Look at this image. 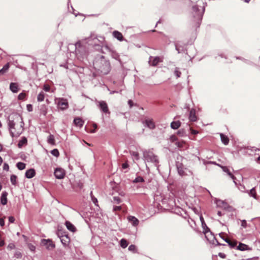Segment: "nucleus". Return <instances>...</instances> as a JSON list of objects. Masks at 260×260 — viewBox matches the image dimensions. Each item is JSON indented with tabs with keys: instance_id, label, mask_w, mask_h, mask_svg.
<instances>
[{
	"instance_id": "1",
	"label": "nucleus",
	"mask_w": 260,
	"mask_h": 260,
	"mask_svg": "<svg viewBox=\"0 0 260 260\" xmlns=\"http://www.w3.org/2000/svg\"><path fill=\"white\" fill-rule=\"evenodd\" d=\"M24 123L22 118L19 115H16L9 119L8 126L10 134L12 137H18L23 131Z\"/></svg>"
},
{
	"instance_id": "2",
	"label": "nucleus",
	"mask_w": 260,
	"mask_h": 260,
	"mask_svg": "<svg viewBox=\"0 0 260 260\" xmlns=\"http://www.w3.org/2000/svg\"><path fill=\"white\" fill-rule=\"evenodd\" d=\"M74 46L75 53L77 58L80 61H83L87 58L90 48L86 40L85 39L80 40L75 44Z\"/></svg>"
},
{
	"instance_id": "3",
	"label": "nucleus",
	"mask_w": 260,
	"mask_h": 260,
	"mask_svg": "<svg viewBox=\"0 0 260 260\" xmlns=\"http://www.w3.org/2000/svg\"><path fill=\"white\" fill-rule=\"evenodd\" d=\"M93 64L94 69L103 74H107L110 71V62L103 55L97 56Z\"/></svg>"
},
{
	"instance_id": "4",
	"label": "nucleus",
	"mask_w": 260,
	"mask_h": 260,
	"mask_svg": "<svg viewBox=\"0 0 260 260\" xmlns=\"http://www.w3.org/2000/svg\"><path fill=\"white\" fill-rule=\"evenodd\" d=\"M85 40L89 48L93 47L96 50H100L101 49V46L103 45V42L104 41V38L103 37H99L98 38L91 36L85 39Z\"/></svg>"
},
{
	"instance_id": "5",
	"label": "nucleus",
	"mask_w": 260,
	"mask_h": 260,
	"mask_svg": "<svg viewBox=\"0 0 260 260\" xmlns=\"http://www.w3.org/2000/svg\"><path fill=\"white\" fill-rule=\"evenodd\" d=\"M144 157L147 162H150L155 166H157L159 160L158 157L152 151H145L143 153Z\"/></svg>"
},
{
	"instance_id": "6",
	"label": "nucleus",
	"mask_w": 260,
	"mask_h": 260,
	"mask_svg": "<svg viewBox=\"0 0 260 260\" xmlns=\"http://www.w3.org/2000/svg\"><path fill=\"white\" fill-rule=\"evenodd\" d=\"M55 103L57 105V107L61 110H64L69 107L68 100L64 98H56Z\"/></svg>"
},
{
	"instance_id": "7",
	"label": "nucleus",
	"mask_w": 260,
	"mask_h": 260,
	"mask_svg": "<svg viewBox=\"0 0 260 260\" xmlns=\"http://www.w3.org/2000/svg\"><path fill=\"white\" fill-rule=\"evenodd\" d=\"M193 17L198 21H201L204 12V9H199L198 7L194 6L192 7Z\"/></svg>"
},
{
	"instance_id": "8",
	"label": "nucleus",
	"mask_w": 260,
	"mask_h": 260,
	"mask_svg": "<svg viewBox=\"0 0 260 260\" xmlns=\"http://www.w3.org/2000/svg\"><path fill=\"white\" fill-rule=\"evenodd\" d=\"M102 52L103 53H106L107 52H109L111 53L112 57L115 59H119V55L115 51L111 50L108 46L105 45V46H103V49H102Z\"/></svg>"
},
{
	"instance_id": "9",
	"label": "nucleus",
	"mask_w": 260,
	"mask_h": 260,
	"mask_svg": "<svg viewBox=\"0 0 260 260\" xmlns=\"http://www.w3.org/2000/svg\"><path fill=\"white\" fill-rule=\"evenodd\" d=\"M98 106L100 108L101 111L105 113H110L108 105L106 102L104 101H98L96 102Z\"/></svg>"
},
{
	"instance_id": "10",
	"label": "nucleus",
	"mask_w": 260,
	"mask_h": 260,
	"mask_svg": "<svg viewBox=\"0 0 260 260\" xmlns=\"http://www.w3.org/2000/svg\"><path fill=\"white\" fill-rule=\"evenodd\" d=\"M54 174L56 178L58 179H61L64 178L66 173L63 169L57 168L54 170Z\"/></svg>"
},
{
	"instance_id": "11",
	"label": "nucleus",
	"mask_w": 260,
	"mask_h": 260,
	"mask_svg": "<svg viewBox=\"0 0 260 260\" xmlns=\"http://www.w3.org/2000/svg\"><path fill=\"white\" fill-rule=\"evenodd\" d=\"M204 235L207 240L210 243L215 244V241L217 242L214 235L211 233L210 230L208 231H205Z\"/></svg>"
},
{
	"instance_id": "12",
	"label": "nucleus",
	"mask_w": 260,
	"mask_h": 260,
	"mask_svg": "<svg viewBox=\"0 0 260 260\" xmlns=\"http://www.w3.org/2000/svg\"><path fill=\"white\" fill-rule=\"evenodd\" d=\"M144 123L150 129H152L155 127V124L152 118L146 117Z\"/></svg>"
},
{
	"instance_id": "13",
	"label": "nucleus",
	"mask_w": 260,
	"mask_h": 260,
	"mask_svg": "<svg viewBox=\"0 0 260 260\" xmlns=\"http://www.w3.org/2000/svg\"><path fill=\"white\" fill-rule=\"evenodd\" d=\"M162 60L160 59L159 57L156 56L153 57L150 56L149 57V63L151 66H156L159 62Z\"/></svg>"
},
{
	"instance_id": "14",
	"label": "nucleus",
	"mask_w": 260,
	"mask_h": 260,
	"mask_svg": "<svg viewBox=\"0 0 260 260\" xmlns=\"http://www.w3.org/2000/svg\"><path fill=\"white\" fill-rule=\"evenodd\" d=\"M42 244L46 246V248L48 249H52L55 247V245L53 244V242L48 239L45 240L43 239L42 240Z\"/></svg>"
},
{
	"instance_id": "15",
	"label": "nucleus",
	"mask_w": 260,
	"mask_h": 260,
	"mask_svg": "<svg viewBox=\"0 0 260 260\" xmlns=\"http://www.w3.org/2000/svg\"><path fill=\"white\" fill-rule=\"evenodd\" d=\"M60 241L64 246H67L70 242V239L68 235L58 236Z\"/></svg>"
},
{
	"instance_id": "16",
	"label": "nucleus",
	"mask_w": 260,
	"mask_h": 260,
	"mask_svg": "<svg viewBox=\"0 0 260 260\" xmlns=\"http://www.w3.org/2000/svg\"><path fill=\"white\" fill-rule=\"evenodd\" d=\"M223 171L226 173L228 174V175L233 180V181L235 183V184L236 185H237V183L235 181L236 180V178L231 173V172H230V171L229 170V168L227 167H224V166H220V167Z\"/></svg>"
},
{
	"instance_id": "17",
	"label": "nucleus",
	"mask_w": 260,
	"mask_h": 260,
	"mask_svg": "<svg viewBox=\"0 0 260 260\" xmlns=\"http://www.w3.org/2000/svg\"><path fill=\"white\" fill-rule=\"evenodd\" d=\"M127 219L128 221L134 226H136L139 224V221L135 216H129L127 217Z\"/></svg>"
},
{
	"instance_id": "18",
	"label": "nucleus",
	"mask_w": 260,
	"mask_h": 260,
	"mask_svg": "<svg viewBox=\"0 0 260 260\" xmlns=\"http://www.w3.org/2000/svg\"><path fill=\"white\" fill-rule=\"evenodd\" d=\"M36 175L35 170L34 169L27 170L25 172V177L28 179L32 178Z\"/></svg>"
},
{
	"instance_id": "19",
	"label": "nucleus",
	"mask_w": 260,
	"mask_h": 260,
	"mask_svg": "<svg viewBox=\"0 0 260 260\" xmlns=\"http://www.w3.org/2000/svg\"><path fill=\"white\" fill-rule=\"evenodd\" d=\"M189 119L191 121H196L197 120V117L196 115V110L194 109H191L190 110Z\"/></svg>"
},
{
	"instance_id": "20",
	"label": "nucleus",
	"mask_w": 260,
	"mask_h": 260,
	"mask_svg": "<svg viewBox=\"0 0 260 260\" xmlns=\"http://www.w3.org/2000/svg\"><path fill=\"white\" fill-rule=\"evenodd\" d=\"M10 89L13 93H17L19 91L18 83L13 82L11 83L10 84Z\"/></svg>"
},
{
	"instance_id": "21",
	"label": "nucleus",
	"mask_w": 260,
	"mask_h": 260,
	"mask_svg": "<svg viewBox=\"0 0 260 260\" xmlns=\"http://www.w3.org/2000/svg\"><path fill=\"white\" fill-rule=\"evenodd\" d=\"M246 192L249 194L250 197L253 198L254 199H257L256 191L255 187H253L249 190H247Z\"/></svg>"
},
{
	"instance_id": "22",
	"label": "nucleus",
	"mask_w": 260,
	"mask_h": 260,
	"mask_svg": "<svg viewBox=\"0 0 260 260\" xmlns=\"http://www.w3.org/2000/svg\"><path fill=\"white\" fill-rule=\"evenodd\" d=\"M67 229L71 232H74L76 231V229L75 226L70 221H67L65 223Z\"/></svg>"
},
{
	"instance_id": "23",
	"label": "nucleus",
	"mask_w": 260,
	"mask_h": 260,
	"mask_svg": "<svg viewBox=\"0 0 260 260\" xmlns=\"http://www.w3.org/2000/svg\"><path fill=\"white\" fill-rule=\"evenodd\" d=\"M113 35L114 38H116L118 40L120 41H122L123 40V37L122 34L118 31H114L113 32Z\"/></svg>"
},
{
	"instance_id": "24",
	"label": "nucleus",
	"mask_w": 260,
	"mask_h": 260,
	"mask_svg": "<svg viewBox=\"0 0 260 260\" xmlns=\"http://www.w3.org/2000/svg\"><path fill=\"white\" fill-rule=\"evenodd\" d=\"M8 193L6 191H4L2 193L1 202L2 205H5L7 203V197Z\"/></svg>"
},
{
	"instance_id": "25",
	"label": "nucleus",
	"mask_w": 260,
	"mask_h": 260,
	"mask_svg": "<svg viewBox=\"0 0 260 260\" xmlns=\"http://www.w3.org/2000/svg\"><path fill=\"white\" fill-rule=\"evenodd\" d=\"M176 166L179 174L181 176L184 175L185 174V173L184 171V168L182 164L178 162Z\"/></svg>"
},
{
	"instance_id": "26",
	"label": "nucleus",
	"mask_w": 260,
	"mask_h": 260,
	"mask_svg": "<svg viewBox=\"0 0 260 260\" xmlns=\"http://www.w3.org/2000/svg\"><path fill=\"white\" fill-rule=\"evenodd\" d=\"M74 123L75 125L77 126H79V127H81L83 125V121L81 119V118L79 117L75 118L74 120Z\"/></svg>"
},
{
	"instance_id": "27",
	"label": "nucleus",
	"mask_w": 260,
	"mask_h": 260,
	"mask_svg": "<svg viewBox=\"0 0 260 260\" xmlns=\"http://www.w3.org/2000/svg\"><path fill=\"white\" fill-rule=\"evenodd\" d=\"M217 206L223 208H226L228 207V204L224 201L220 200H217L216 201Z\"/></svg>"
},
{
	"instance_id": "28",
	"label": "nucleus",
	"mask_w": 260,
	"mask_h": 260,
	"mask_svg": "<svg viewBox=\"0 0 260 260\" xmlns=\"http://www.w3.org/2000/svg\"><path fill=\"white\" fill-rule=\"evenodd\" d=\"M220 138L221 142L225 145H228L229 142V139L228 137L223 134H220Z\"/></svg>"
},
{
	"instance_id": "29",
	"label": "nucleus",
	"mask_w": 260,
	"mask_h": 260,
	"mask_svg": "<svg viewBox=\"0 0 260 260\" xmlns=\"http://www.w3.org/2000/svg\"><path fill=\"white\" fill-rule=\"evenodd\" d=\"M180 124L181 123L179 121H173L171 123V127L174 129H176L180 127Z\"/></svg>"
},
{
	"instance_id": "30",
	"label": "nucleus",
	"mask_w": 260,
	"mask_h": 260,
	"mask_svg": "<svg viewBox=\"0 0 260 260\" xmlns=\"http://www.w3.org/2000/svg\"><path fill=\"white\" fill-rule=\"evenodd\" d=\"M237 249L240 251H244L248 250V247L247 245L240 243L237 247Z\"/></svg>"
},
{
	"instance_id": "31",
	"label": "nucleus",
	"mask_w": 260,
	"mask_h": 260,
	"mask_svg": "<svg viewBox=\"0 0 260 260\" xmlns=\"http://www.w3.org/2000/svg\"><path fill=\"white\" fill-rule=\"evenodd\" d=\"M10 67L9 63H7L6 64L3 68L0 70V75H3L5 74L9 70Z\"/></svg>"
},
{
	"instance_id": "32",
	"label": "nucleus",
	"mask_w": 260,
	"mask_h": 260,
	"mask_svg": "<svg viewBox=\"0 0 260 260\" xmlns=\"http://www.w3.org/2000/svg\"><path fill=\"white\" fill-rule=\"evenodd\" d=\"M27 143V139L25 137H23L18 142V146L21 148Z\"/></svg>"
},
{
	"instance_id": "33",
	"label": "nucleus",
	"mask_w": 260,
	"mask_h": 260,
	"mask_svg": "<svg viewBox=\"0 0 260 260\" xmlns=\"http://www.w3.org/2000/svg\"><path fill=\"white\" fill-rule=\"evenodd\" d=\"M47 142L51 145L55 144L54 137L52 135H50L47 138Z\"/></svg>"
},
{
	"instance_id": "34",
	"label": "nucleus",
	"mask_w": 260,
	"mask_h": 260,
	"mask_svg": "<svg viewBox=\"0 0 260 260\" xmlns=\"http://www.w3.org/2000/svg\"><path fill=\"white\" fill-rule=\"evenodd\" d=\"M45 93L43 91H41L39 93L37 96V101L39 102H42L44 100Z\"/></svg>"
},
{
	"instance_id": "35",
	"label": "nucleus",
	"mask_w": 260,
	"mask_h": 260,
	"mask_svg": "<svg viewBox=\"0 0 260 260\" xmlns=\"http://www.w3.org/2000/svg\"><path fill=\"white\" fill-rule=\"evenodd\" d=\"M120 246L121 247L123 248H126L127 245H128V243L127 242V241L124 239H122L121 240H120Z\"/></svg>"
},
{
	"instance_id": "36",
	"label": "nucleus",
	"mask_w": 260,
	"mask_h": 260,
	"mask_svg": "<svg viewBox=\"0 0 260 260\" xmlns=\"http://www.w3.org/2000/svg\"><path fill=\"white\" fill-rule=\"evenodd\" d=\"M17 168L20 170H24L25 168V164L22 162H19L16 165Z\"/></svg>"
},
{
	"instance_id": "37",
	"label": "nucleus",
	"mask_w": 260,
	"mask_h": 260,
	"mask_svg": "<svg viewBox=\"0 0 260 260\" xmlns=\"http://www.w3.org/2000/svg\"><path fill=\"white\" fill-rule=\"evenodd\" d=\"M10 180L12 184L14 185H15L17 182V176L14 175H11L10 177Z\"/></svg>"
},
{
	"instance_id": "38",
	"label": "nucleus",
	"mask_w": 260,
	"mask_h": 260,
	"mask_svg": "<svg viewBox=\"0 0 260 260\" xmlns=\"http://www.w3.org/2000/svg\"><path fill=\"white\" fill-rule=\"evenodd\" d=\"M51 153L52 155L55 157H58L59 155V151L57 149H54L52 150H51Z\"/></svg>"
},
{
	"instance_id": "39",
	"label": "nucleus",
	"mask_w": 260,
	"mask_h": 260,
	"mask_svg": "<svg viewBox=\"0 0 260 260\" xmlns=\"http://www.w3.org/2000/svg\"><path fill=\"white\" fill-rule=\"evenodd\" d=\"M144 181V179L142 177L139 176V177H137V178H136L135 179V180L133 181V182L134 183H138V182H142Z\"/></svg>"
},
{
	"instance_id": "40",
	"label": "nucleus",
	"mask_w": 260,
	"mask_h": 260,
	"mask_svg": "<svg viewBox=\"0 0 260 260\" xmlns=\"http://www.w3.org/2000/svg\"><path fill=\"white\" fill-rule=\"evenodd\" d=\"M181 72L179 71L178 68H176L174 71V74L177 77V78H179L180 77Z\"/></svg>"
},
{
	"instance_id": "41",
	"label": "nucleus",
	"mask_w": 260,
	"mask_h": 260,
	"mask_svg": "<svg viewBox=\"0 0 260 260\" xmlns=\"http://www.w3.org/2000/svg\"><path fill=\"white\" fill-rule=\"evenodd\" d=\"M113 201L114 203L118 204L121 202V199L118 197H114Z\"/></svg>"
},
{
	"instance_id": "42",
	"label": "nucleus",
	"mask_w": 260,
	"mask_h": 260,
	"mask_svg": "<svg viewBox=\"0 0 260 260\" xmlns=\"http://www.w3.org/2000/svg\"><path fill=\"white\" fill-rule=\"evenodd\" d=\"M90 196H91L92 202L93 203V204L95 205H96V204L98 203V200H97L96 198H95L94 197H93L92 196V191H91V192H90Z\"/></svg>"
},
{
	"instance_id": "43",
	"label": "nucleus",
	"mask_w": 260,
	"mask_h": 260,
	"mask_svg": "<svg viewBox=\"0 0 260 260\" xmlns=\"http://www.w3.org/2000/svg\"><path fill=\"white\" fill-rule=\"evenodd\" d=\"M202 228H203V233H205V231L209 230V229L207 227V226L206 225V224L205 223L204 221H202Z\"/></svg>"
},
{
	"instance_id": "44",
	"label": "nucleus",
	"mask_w": 260,
	"mask_h": 260,
	"mask_svg": "<svg viewBox=\"0 0 260 260\" xmlns=\"http://www.w3.org/2000/svg\"><path fill=\"white\" fill-rule=\"evenodd\" d=\"M43 90L46 92H49L50 90V87L48 84H44L43 88Z\"/></svg>"
},
{
	"instance_id": "45",
	"label": "nucleus",
	"mask_w": 260,
	"mask_h": 260,
	"mask_svg": "<svg viewBox=\"0 0 260 260\" xmlns=\"http://www.w3.org/2000/svg\"><path fill=\"white\" fill-rule=\"evenodd\" d=\"M26 94L24 93H20L18 96V98L20 100H23L25 98Z\"/></svg>"
},
{
	"instance_id": "46",
	"label": "nucleus",
	"mask_w": 260,
	"mask_h": 260,
	"mask_svg": "<svg viewBox=\"0 0 260 260\" xmlns=\"http://www.w3.org/2000/svg\"><path fill=\"white\" fill-rule=\"evenodd\" d=\"M170 141L172 142H175L176 143V142H177V138L176 136L175 135H172L170 138Z\"/></svg>"
},
{
	"instance_id": "47",
	"label": "nucleus",
	"mask_w": 260,
	"mask_h": 260,
	"mask_svg": "<svg viewBox=\"0 0 260 260\" xmlns=\"http://www.w3.org/2000/svg\"><path fill=\"white\" fill-rule=\"evenodd\" d=\"M175 144L179 148L183 147V145L184 144L183 142H179V141L176 142V143Z\"/></svg>"
},
{
	"instance_id": "48",
	"label": "nucleus",
	"mask_w": 260,
	"mask_h": 260,
	"mask_svg": "<svg viewBox=\"0 0 260 260\" xmlns=\"http://www.w3.org/2000/svg\"><path fill=\"white\" fill-rule=\"evenodd\" d=\"M132 155L136 159H139V153L137 152H133Z\"/></svg>"
},
{
	"instance_id": "49",
	"label": "nucleus",
	"mask_w": 260,
	"mask_h": 260,
	"mask_svg": "<svg viewBox=\"0 0 260 260\" xmlns=\"http://www.w3.org/2000/svg\"><path fill=\"white\" fill-rule=\"evenodd\" d=\"M232 248H234L236 246L237 244L236 241H230L228 244Z\"/></svg>"
},
{
	"instance_id": "50",
	"label": "nucleus",
	"mask_w": 260,
	"mask_h": 260,
	"mask_svg": "<svg viewBox=\"0 0 260 260\" xmlns=\"http://www.w3.org/2000/svg\"><path fill=\"white\" fill-rule=\"evenodd\" d=\"M241 226L244 228H246L247 226V222L245 220H241Z\"/></svg>"
},
{
	"instance_id": "51",
	"label": "nucleus",
	"mask_w": 260,
	"mask_h": 260,
	"mask_svg": "<svg viewBox=\"0 0 260 260\" xmlns=\"http://www.w3.org/2000/svg\"><path fill=\"white\" fill-rule=\"evenodd\" d=\"M128 250L132 251H135L136 250V246L134 245H131L128 247Z\"/></svg>"
},
{
	"instance_id": "52",
	"label": "nucleus",
	"mask_w": 260,
	"mask_h": 260,
	"mask_svg": "<svg viewBox=\"0 0 260 260\" xmlns=\"http://www.w3.org/2000/svg\"><path fill=\"white\" fill-rule=\"evenodd\" d=\"M238 188L240 190H241L242 192H246L245 191V188L244 185H240V186L238 187Z\"/></svg>"
},
{
	"instance_id": "53",
	"label": "nucleus",
	"mask_w": 260,
	"mask_h": 260,
	"mask_svg": "<svg viewBox=\"0 0 260 260\" xmlns=\"http://www.w3.org/2000/svg\"><path fill=\"white\" fill-rule=\"evenodd\" d=\"M28 247H29V249L31 251H35V249H36V247H35V246H34L33 245L30 244L28 245Z\"/></svg>"
},
{
	"instance_id": "54",
	"label": "nucleus",
	"mask_w": 260,
	"mask_h": 260,
	"mask_svg": "<svg viewBox=\"0 0 260 260\" xmlns=\"http://www.w3.org/2000/svg\"><path fill=\"white\" fill-rule=\"evenodd\" d=\"M9 169V167L8 164L5 163L3 166V169L6 171H8Z\"/></svg>"
},
{
	"instance_id": "55",
	"label": "nucleus",
	"mask_w": 260,
	"mask_h": 260,
	"mask_svg": "<svg viewBox=\"0 0 260 260\" xmlns=\"http://www.w3.org/2000/svg\"><path fill=\"white\" fill-rule=\"evenodd\" d=\"M189 129L191 133L193 135H196L199 133L198 131L194 130L192 129L191 127H189Z\"/></svg>"
},
{
	"instance_id": "56",
	"label": "nucleus",
	"mask_w": 260,
	"mask_h": 260,
	"mask_svg": "<svg viewBox=\"0 0 260 260\" xmlns=\"http://www.w3.org/2000/svg\"><path fill=\"white\" fill-rule=\"evenodd\" d=\"M178 135L180 136L183 137L185 135V133L183 130H180L178 132Z\"/></svg>"
},
{
	"instance_id": "57",
	"label": "nucleus",
	"mask_w": 260,
	"mask_h": 260,
	"mask_svg": "<svg viewBox=\"0 0 260 260\" xmlns=\"http://www.w3.org/2000/svg\"><path fill=\"white\" fill-rule=\"evenodd\" d=\"M128 165L127 164V163L125 162V163L122 164V168L123 169H126L128 168Z\"/></svg>"
},
{
	"instance_id": "58",
	"label": "nucleus",
	"mask_w": 260,
	"mask_h": 260,
	"mask_svg": "<svg viewBox=\"0 0 260 260\" xmlns=\"http://www.w3.org/2000/svg\"><path fill=\"white\" fill-rule=\"evenodd\" d=\"M15 247V245L13 243H10L9 244V245L8 246V249H14Z\"/></svg>"
},
{
	"instance_id": "59",
	"label": "nucleus",
	"mask_w": 260,
	"mask_h": 260,
	"mask_svg": "<svg viewBox=\"0 0 260 260\" xmlns=\"http://www.w3.org/2000/svg\"><path fill=\"white\" fill-rule=\"evenodd\" d=\"M0 225L1 226H3L5 225V221L3 218H0Z\"/></svg>"
},
{
	"instance_id": "60",
	"label": "nucleus",
	"mask_w": 260,
	"mask_h": 260,
	"mask_svg": "<svg viewBox=\"0 0 260 260\" xmlns=\"http://www.w3.org/2000/svg\"><path fill=\"white\" fill-rule=\"evenodd\" d=\"M9 222H11V223H13V222H14V221H15V218H14V217H13V216H10V217H9Z\"/></svg>"
},
{
	"instance_id": "61",
	"label": "nucleus",
	"mask_w": 260,
	"mask_h": 260,
	"mask_svg": "<svg viewBox=\"0 0 260 260\" xmlns=\"http://www.w3.org/2000/svg\"><path fill=\"white\" fill-rule=\"evenodd\" d=\"M5 245V241L0 237V247L3 246Z\"/></svg>"
},
{
	"instance_id": "62",
	"label": "nucleus",
	"mask_w": 260,
	"mask_h": 260,
	"mask_svg": "<svg viewBox=\"0 0 260 260\" xmlns=\"http://www.w3.org/2000/svg\"><path fill=\"white\" fill-rule=\"evenodd\" d=\"M218 255L222 258H224L226 257V255L224 253L221 252L219 253Z\"/></svg>"
},
{
	"instance_id": "63",
	"label": "nucleus",
	"mask_w": 260,
	"mask_h": 260,
	"mask_svg": "<svg viewBox=\"0 0 260 260\" xmlns=\"http://www.w3.org/2000/svg\"><path fill=\"white\" fill-rule=\"evenodd\" d=\"M120 209H121V206H115L113 208V210L115 211L120 210Z\"/></svg>"
},
{
	"instance_id": "64",
	"label": "nucleus",
	"mask_w": 260,
	"mask_h": 260,
	"mask_svg": "<svg viewBox=\"0 0 260 260\" xmlns=\"http://www.w3.org/2000/svg\"><path fill=\"white\" fill-rule=\"evenodd\" d=\"M27 108L28 111H31L32 110V106L31 105H27Z\"/></svg>"
}]
</instances>
